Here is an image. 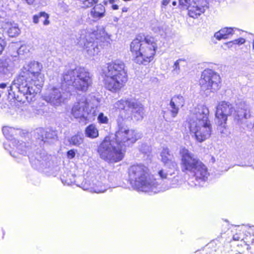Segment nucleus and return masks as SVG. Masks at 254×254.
<instances>
[{
    "label": "nucleus",
    "instance_id": "393cba45",
    "mask_svg": "<svg viewBox=\"0 0 254 254\" xmlns=\"http://www.w3.org/2000/svg\"><path fill=\"white\" fill-rule=\"evenodd\" d=\"M9 60H0V73L1 74H7L10 72L11 68L9 66Z\"/></svg>",
    "mask_w": 254,
    "mask_h": 254
},
{
    "label": "nucleus",
    "instance_id": "aec40b11",
    "mask_svg": "<svg viewBox=\"0 0 254 254\" xmlns=\"http://www.w3.org/2000/svg\"><path fill=\"white\" fill-rule=\"evenodd\" d=\"M191 172L194 173L196 179L202 180L203 181H205L207 179L209 175L206 167L202 164L201 162H200V165H197L195 169Z\"/></svg>",
    "mask_w": 254,
    "mask_h": 254
},
{
    "label": "nucleus",
    "instance_id": "49530a36",
    "mask_svg": "<svg viewBox=\"0 0 254 254\" xmlns=\"http://www.w3.org/2000/svg\"><path fill=\"white\" fill-rule=\"evenodd\" d=\"M117 0H109V1L110 3L113 4L115 3Z\"/></svg>",
    "mask_w": 254,
    "mask_h": 254
},
{
    "label": "nucleus",
    "instance_id": "5701e85b",
    "mask_svg": "<svg viewBox=\"0 0 254 254\" xmlns=\"http://www.w3.org/2000/svg\"><path fill=\"white\" fill-rule=\"evenodd\" d=\"M105 13V7L101 4L96 5L90 11L91 16L94 19H99L104 16Z\"/></svg>",
    "mask_w": 254,
    "mask_h": 254
},
{
    "label": "nucleus",
    "instance_id": "cd10ccee",
    "mask_svg": "<svg viewBox=\"0 0 254 254\" xmlns=\"http://www.w3.org/2000/svg\"><path fill=\"white\" fill-rule=\"evenodd\" d=\"M69 141L70 144H72L73 145L78 146L82 143L83 138L82 135L77 134L71 137Z\"/></svg>",
    "mask_w": 254,
    "mask_h": 254
},
{
    "label": "nucleus",
    "instance_id": "6ab92c4d",
    "mask_svg": "<svg viewBox=\"0 0 254 254\" xmlns=\"http://www.w3.org/2000/svg\"><path fill=\"white\" fill-rule=\"evenodd\" d=\"M12 145L13 147V149L18 151L20 154H25L27 147L26 146L25 143L22 141H19L15 139L8 141L6 143H4V147L5 149L8 150L7 145L10 146Z\"/></svg>",
    "mask_w": 254,
    "mask_h": 254
},
{
    "label": "nucleus",
    "instance_id": "c85d7f7f",
    "mask_svg": "<svg viewBox=\"0 0 254 254\" xmlns=\"http://www.w3.org/2000/svg\"><path fill=\"white\" fill-rule=\"evenodd\" d=\"M100 36L98 37L97 38L100 39L101 40L104 41L107 43H110L111 41L110 36L108 35L104 30V29H101L98 31Z\"/></svg>",
    "mask_w": 254,
    "mask_h": 254
},
{
    "label": "nucleus",
    "instance_id": "79ce46f5",
    "mask_svg": "<svg viewBox=\"0 0 254 254\" xmlns=\"http://www.w3.org/2000/svg\"><path fill=\"white\" fill-rule=\"evenodd\" d=\"M7 87V84L6 83H2L0 84V88L4 89Z\"/></svg>",
    "mask_w": 254,
    "mask_h": 254
},
{
    "label": "nucleus",
    "instance_id": "6e6552de",
    "mask_svg": "<svg viewBox=\"0 0 254 254\" xmlns=\"http://www.w3.org/2000/svg\"><path fill=\"white\" fill-rule=\"evenodd\" d=\"M96 106L85 96L79 97L71 109L72 115L76 119L90 120L96 116Z\"/></svg>",
    "mask_w": 254,
    "mask_h": 254
},
{
    "label": "nucleus",
    "instance_id": "4be33fe9",
    "mask_svg": "<svg viewBox=\"0 0 254 254\" xmlns=\"http://www.w3.org/2000/svg\"><path fill=\"white\" fill-rule=\"evenodd\" d=\"M234 34V29L232 28L225 27L222 28L214 34V37L218 40L226 39Z\"/></svg>",
    "mask_w": 254,
    "mask_h": 254
},
{
    "label": "nucleus",
    "instance_id": "2eb2a0df",
    "mask_svg": "<svg viewBox=\"0 0 254 254\" xmlns=\"http://www.w3.org/2000/svg\"><path fill=\"white\" fill-rule=\"evenodd\" d=\"M233 113L235 119L238 121H241L244 119H248L250 116L248 106L245 102L237 104Z\"/></svg>",
    "mask_w": 254,
    "mask_h": 254
},
{
    "label": "nucleus",
    "instance_id": "f8f14e48",
    "mask_svg": "<svg viewBox=\"0 0 254 254\" xmlns=\"http://www.w3.org/2000/svg\"><path fill=\"white\" fill-rule=\"evenodd\" d=\"M95 33L82 30L80 32L78 44L86 50L87 54L89 57L97 55L99 49L97 44L94 43Z\"/></svg>",
    "mask_w": 254,
    "mask_h": 254
},
{
    "label": "nucleus",
    "instance_id": "f704fd0d",
    "mask_svg": "<svg viewBox=\"0 0 254 254\" xmlns=\"http://www.w3.org/2000/svg\"><path fill=\"white\" fill-rule=\"evenodd\" d=\"M179 4L184 8H187L191 3L190 0H179Z\"/></svg>",
    "mask_w": 254,
    "mask_h": 254
},
{
    "label": "nucleus",
    "instance_id": "9b49d317",
    "mask_svg": "<svg viewBox=\"0 0 254 254\" xmlns=\"http://www.w3.org/2000/svg\"><path fill=\"white\" fill-rule=\"evenodd\" d=\"M116 108L125 110L132 119L136 121L143 118L144 109L142 105L134 99L121 100L115 104Z\"/></svg>",
    "mask_w": 254,
    "mask_h": 254
},
{
    "label": "nucleus",
    "instance_id": "a878e982",
    "mask_svg": "<svg viewBox=\"0 0 254 254\" xmlns=\"http://www.w3.org/2000/svg\"><path fill=\"white\" fill-rule=\"evenodd\" d=\"M85 133L87 137L91 138H96L99 135L97 128L93 125H90L86 127Z\"/></svg>",
    "mask_w": 254,
    "mask_h": 254
},
{
    "label": "nucleus",
    "instance_id": "a19ab883",
    "mask_svg": "<svg viewBox=\"0 0 254 254\" xmlns=\"http://www.w3.org/2000/svg\"><path fill=\"white\" fill-rule=\"evenodd\" d=\"M28 4L31 5L34 3L35 0H24Z\"/></svg>",
    "mask_w": 254,
    "mask_h": 254
},
{
    "label": "nucleus",
    "instance_id": "f3484780",
    "mask_svg": "<svg viewBox=\"0 0 254 254\" xmlns=\"http://www.w3.org/2000/svg\"><path fill=\"white\" fill-rule=\"evenodd\" d=\"M207 8L206 4L201 5L199 2L192 1L187 8L188 9L190 16L196 18L203 13Z\"/></svg>",
    "mask_w": 254,
    "mask_h": 254
},
{
    "label": "nucleus",
    "instance_id": "de8ad7c7",
    "mask_svg": "<svg viewBox=\"0 0 254 254\" xmlns=\"http://www.w3.org/2000/svg\"><path fill=\"white\" fill-rule=\"evenodd\" d=\"M123 12H126V11H127V8H124L123 9Z\"/></svg>",
    "mask_w": 254,
    "mask_h": 254
},
{
    "label": "nucleus",
    "instance_id": "0eeeda50",
    "mask_svg": "<svg viewBox=\"0 0 254 254\" xmlns=\"http://www.w3.org/2000/svg\"><path fill=\"white\" fill-rule=\"evenodd\" d=\"M63 80L66 85H71L77 91L83 92L87 91L92 84L90 73L81 67L65 71L63 74Z\"/></svg>",
    "mask_w": 254,
    "mask_h": 254
},
{
    "label": "nucleus",
    "instance_id": "473e14b6",
    "mask_svg": "<svg viewBox=\"0 0 254 254\" xmlns=\"http://www.w3.org/2000/svg\"><path fill=\"white\" fill-rule=\"evenodd\" d=\"M98 121L101 124H107L108 122V119L103 113H100L98 117Z\"/></svg>",
    "mask_w": 254,
    "mask_h": 254
},
{
    "label": "nucleus",
    "instance_id": "ddd939ff",
    "mask_svg": "<svg viewBox=\"0 0 254 254\" xmlns=\"http://www.w3.org/2000/svg\"><path fill=\"white\" fill-rule=\"evenodd\" d=\"M234 111V107L229 102H220L217 107L215 113L217 124L219 126L224 127L226 124L228 117L231 116Z\"/></svg>",
    "mask_w": 254,
    "mask_h": 254
},
{
    "label": "nucleus",
    "instance_id": "4468645a",
    "mask_svg": "<svg viewBox=\"0 0 254 254\" xmlns=\"http://www.w3.org/2000/svg\"><path fill=\"white\" fill-rule=\"evenodd\" d=\"M181 156V166L183 171L192 172L197 165H200V161L194 154L186 148L180 150Z\"/></svg>",
    "mask_w": 254,
    "mask_h": 254
},
{
    "label": "nucleus",
    "instance_id": "72a5a7b5",
    "mask_svg": "<svg viewBox=\"0 0 254 254\" xmlns=\"http://www.w3.org/2000/svg\"><path fill=\"white\" fill-rule=\"evenodd\" d=\"M14 131V128L12 127H3L2 128V131L3 134L6 136V137H8L9 133H12Z\"/></svg>",
    "mask_w": 254,
    "mask_h": 254
},
{
    "label": "nucleus",
    "instance_id": "3c124183",
    "mask_svg": "<svg viewBox=\"0 0 254 254\" xmlns=\"http://www.w3.org/2000/svg\"><path fill=\"white\" fill-rule=\"evenodd\" d=\"M253 50H254V40L253 42Z\"/></svg>",
    "mask_w": 254,
    "mask_h": 254
},
{
    "label": "nucleus",
    "instance_id": "a211bd4d",
    "mask_svg": "<svg viewBox=\"0 0 254 254\" xmlns=\"http://www.w3.org/2000/svg\"><path fill=\"white\" fill-rule=\"evenodd\" d=\"M184 98L182 96L178 95L173 97L170 101L169 111L171 116L175 118L178 114L180 106H183Z\"/></svg>",
    "mask_w": 254,
    "mask_h": 254
},
{
    "label": "nucleus",
    "instance_id": "a18cd8bd",
    "mask_svg": "<svg viewBox=\"0 0 254 254\" xmlns=\"http://www.w3.org/2000/svg\"><path fill=\"white\" fill-rule=\"evenodd\" d=\"M233 239L235 241H239L240 239V238L237 235H234L233 237Z\"/></svg>",
    "mask_w": 254,
    "mask_h": 254
},
{
    "label": "nucleus",
    "instance_id": "423d86ee",
    "mask_svg": "<svg viewBox=\"0 0 254 254\" xmlns=\"http://www.w3.org/2000/svg\"><path fill=\"white\" fill-rule=\"evenodd\" d=\"M130 180L134 182L135 188L143 192H156V184L149 178V169L143 164L130 166L128 169Z\"/></svg>",
    "mask_w": 254,
    "mask_h": 254
},
{
    "label": "nucleus",
    "instance_id": "39448f33",
    "mask_svg": "<svg viewBox=\"0 0 254 254\" xmlns=\"http://www.w3.org/2000/svg\"><path fill=\"white\" fill-rule=\"evenodd\" d=\"M125 67L124 63L121 61H116L108 64L104 79L106 89L116 92L124 86L127 80Z\"/></svg>",
    "mask_w": 254,
    "mask_h": 254
},
{
    "label": "nucleus",
    "instance_id": "c756f323",
    "mask_svg": "<svg viewBox=\"0 0 254 254\" xmlns=\"http://www.w3.org/2000/svg\"><path fill=\"white\" fill-rule=\"evenodd\" d=\"M98 0H83V7L88 8L92 6L95 3H97Z\"/></svg>",
    "mask_w": 254,
    "mask_h": 254
},
{
    "label": "nucleus",
    "instance_id": "7ed1b4c3",
    "mask_svg": "<svg viewBox=\"0 0 254 254\" xmlns=\"http://www.w3.org/2000/svg\"><path fill=\"white\" fill-rule=\"evenodd\" d=\"M209 110L204 105L195 108L189 121V127L191 136L198 142L208 139L212 132V126L208 119Z\"/></svg>",
    "mask_w": 254,
    "mask_h": 254
},
{
    "label": "nucleus",
    "instance_id": "bb28decb",
    "mask_svg": "<svg viewBox=\"0 0 254 254\" xmlns=\"http://www.w3.org/2000/svg\"><path fill=\"white\" fill-rule=\"evenodd\" d=\"M49 16L47 13L45 12H41L38 15H35L33 16V22L38 23L40 19L44 18L45 20L43 21V24L47 25L49 24Z\"/></svg>",
    "mask_w": 254,
    "mask_h": 254
},
{
    "label": "nucleus",
    "instance_id": "8fccbe9b",
    "mask_svg": "<svg viewBox=\"0 0 254 254\" xmlns=\"http://www.w3.org/2000/svg\"><path fill=\"white\" fill-rule=\"evenodd\" d=\"M172 4L173 5L175 6L177 4V2H176V1H173Z\"/></svg>",
    "mask_w": 254,
    "mask_h": 254
},
{
    "label": "nucleus",
    "instance_id": "ea45409f",
    "mask_svg": "<svg viewBox=\"0 0 254 254\" xmlns=\"http://www.w3.org/2000/svg\"><path fill=\"white\" fill-rule=\"evenodd\" d=\"M170 2V0H162V4L163 6H167Z\"/></svg>",
    "mask_w": 254,
    "mask_h": 254
},
{
    "label": "nucleus",
    "instance_id": "7c9ffc66",
    "mask_svg": "<svg viewBox=\"0 0 254 254\" xmlns=\"http://www.w3.org/2000/svg\"><path fill=\"white\" fill-rule=\"evenodd\" d=\"M172 174V172L168 173L164 169H162L158 172V175L162 180L168 179L169 176H171Z\"/></svg>",
    "mask_w": 254,
    "mask_h": 254
},
{
    "label": "nucleus",
    "instance_id": "2f4dec72",
    "mask_svg": "<svg viewBox=\"0 0 254 254\" xmlns=\"http://www.w3.org/2000/svg\"><path fill=\"white\" fill-rule=\"evenodd\" d=\"M39 131L42 134V137L40 139L43 141H45V139L51 138L53 137L50 131H45L43 129H40Z\"/></svg>",
    "mask_w": 254,
    "mask_h": 254
},
{
    "label": "nucleus",
    "instance_id": "f03ea898",
    "mask_svg": "<svg viewBox=\"0 0 254 254\" xmlns=\"http://www.w3.org/2000/svg\"><path fill=\"white\" fill-rule=\"evenodd\" d=\"M23 68V73L18 79L21 84L16 87L29 102L32 98H29L27 95H34L43 85L44 76L41 73L43 66L41 64L33 61L26 63Z\"/></svg>",
    "mask_w": 254,
    "mask_h": 254
},
{
    "label": "nucleus",
    "instance_id": "58836bf2",
    "mask_svg": "<svg viewBox=\"0 0 254 254\" xmlns=\"http://www.w3.org/2000/svg\"><path fill=\"white\" fill-rule=\"evenodd\" d=\"M106 190L105 189H102V188H96L94 189V191L96 193H101V192H104Z\"/></svg>",
    "mask_w": 254,
    "mask_h": 254
},
{
    "label": "nucleus",
    "instance_id": "412c9836",
    "mask_svg": "<svg viewBox=\"0 0 254 254\" xmlns=\"http://www.w3.org/2000/svg\"><path fill=\"white\" fill-rule=\"evenodd\" d=\"M3 28L6 30L8 35L10 37H16L20 32L17 24L14 23L6 22L3 25Z\"/></svg>",
    "mask_w": 254,
    "mask_h": 254
},
{
    "label": "nucleus",
    "instance_id": "20e7f679",
    "mask_svg": "<svg viewBox=\"0 0 254 254\" xmlns=\"http://www.w3.org/2000/svg\"><path fill=\"white\" fill-rule=\"evenodd\" d=\"M130 48L135 62L145 64L153 60L157 46L152 37L147 36L142 39L138 36L131 42Z\"/></svg>",
    "mask_w": 254,
    "mask_h": 254
},
{
    "label": "nucleus",
    "instance_id": "9d476101",
    "mask_svg": "<svg viewBox=\"0 0 254 254\" xmlns=\"http://www.w3.org/2000/svg\"><path fill=\"white\" fill-rule=\"evenodd\" d=\"M69 96V90L66 89V84L63 82L62 85L52 88L49 93L45 94L43 99L51 105L57 107L61 106Z\"/></svg>",
    "mask_w": 254,
    "mask_h": 254
},
{
    "label": "nucleus",
    "instance_id": "b1692460",
    "mask_svg": "<svg viewBox=\"0 0 254 254\" xmlns=\"http://www.w3.org/2000/svg\"><path fill=\"white\" fill-rule=\"evenodd\" d=\"M187 65V62L184 59H179L175 61L172 66V72L174 74H179L181 67H185Z\"/></svg>",
    "mask_w": 254,
    "mask_h": 254
},
{
    "label": "nucleus",
    "instance_id": "4c0bfd02",
    "mask_svg": "<svg viewBox=\"0 0 254 254\" xmlns=\"http://www.w3.org/2000/svg\"><path fill=\"white\" fill-rule=\"evenodd\" d=\"M75 155V152L73 150H69L67 152V157L69 158H73V157H74Z\"/></svg>",
    "mask_w": 254,
    "mask_h": 254
},
{
    "label": "nucleus",
    "instance_id": "f257e3e1",
    "mask_svg": "<svg viewBox=\"0 0 254 254\" xmlns=\"http://www.w3.org/2000/svg\"><path fill=\"white\" fill-rule=\"evenodd\" d=\"M140 135L134 129L118 122V128L115 134L105 137L98 147L101 158L111 162L123 159L127 147L134 143Z\"/></svg>",
    "mask_w": 254,
    "mask_h": 254
},
{
    "label": "nucleus",
    "instance_id": "c9c22d12",
    "mask_svg": "<svg viewBox=\"0 0 254 254\" xmlns=\"http://www.w3.org/2000/svg\"><path fill=\"white\" fill-rule=\"evenodd\" d=\"M245 41H246L244 38H240L238 39L235 40L232 42H229V43H233L234 44L241 45V44H244L245 42ZM226 44H228V43H226Z\"/></svg>",
    "mask_w": 254,
    "mask_h": 254
},
{
    "label": "nucleus",
    "instance_id": "37998d69",
    "mask_svg": "<svg viewBox=\"0 0 254 254\" xmlns=\"http://www.w3.org/2000/svg\"><path fill=\"white\" fill-rule=\"evenodd\" d=\"M7 88H8L7 91H8V94L10 95L11 91H12V85H11V86L8 87Z\"/></svg>",
    "mask_w": 254,
    "mask_h": 254
},
{
    "label": "nucleus",
    "instance_id": "e433bc0d",
    "mask_svg": "<svg viewBox=\"0 0 254 254\" xmlns=\"http://www.w3.org/2000/svg\"><path fill=\"white\" fill-rule=\"evenodd\" d=\"M6 43L4 39L0 37V55L1 54L5 47L6 46Z\"/></svg>",
    "mask_w": 254,
    "mask_h": 254
},
{
    "label": "nucleus",
    "instance_id": "dca6fc26",
    "mask_svg": "<svg viewBox=\"0 0 254 254\" xmlns=\"http://www.w3.org/2000/svg\"><path fill=\"white\" fill-rule=\"evenodd\" d=\"M160 157L161 161L166 167L173 171L176 168L177 164L174 160L173 156L168 148H163L160 152Z\"/></svg>",
    "mask_w": 254,
    "mask_h": 254
},
{
    "label": "nucleus",
    "instance_id": "603ef678",
    "mask_svg": "<svg viewBox=\"0 0 254 254\" xmlns=\"http://www.w3.org/2000/svg\"><path fill=\"white\" fill-rule=\"evenodd\" d=\"M40 20L41 21H43H43H44V20H45V18H42V19H40Z\"/></svg>",
    "mask_w": 254,
    "mask_h": 254
},
{
    "label": "nucleus",
    "instance_id": "c03bdc74",
    "mask_svg": "<svg viewBox=\"0 0 254 254\" xmlns=\"http://www.w3.org/2000/svg\"><path fill=\"white\" fill-rule=\"evenodd\" d=\"M112 7L114 10H117L119 8V6L117 4H113Z\"/></svg>",
    "mask_w": 254,
    "mask_h": 254
},
{
    "label": "nucleus",
    "instance_id": "09e8293b",
    "mask_svg": "<svg viewBox=\"0 0 254 254\" xmlns=\"http://www.w3.org/2000/svg\"><path fill=\"white\" fill-rule=\"evenodd\" d=\"M10 154H11L12 156H13L14 157H17V156H16L14 154H12V152H11V151H10Z\"/></svg>",
    "mask_w": 254,
    "mask_h": 254
},
{
    "label": "nucleus",
    "instance_id": "1a4fd4ad",
    "mask_svg": "<svg viewBox=\"0 0 254 254\" xmlns=\"http://www.w3.org/2000/svg\"><path fill=\"white\" fill-rule=\"evenodd\" d=\"M220 82L219 75L211 69L205 70L199 80L201 90L206 95L218 90L220 87Z\"/></svg>",
    "mask_w": 254,
    "mask_h": 254
}]
</instances>
